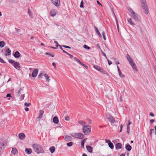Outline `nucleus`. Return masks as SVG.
Segmentation results:
<instances>
[{"instance_id":"nucleus-38","label":"nucleus","mask_w":156,"mask_h":156,"mask_svg":"<svg viewBox=\"0 0 156 156\" xmlns=\"http://www.w3.org/2000/svg\"><path fill=\"white\" fill-rule=\"evenodd\" d=\"M83 47L84 48L87 50H89L90 48L86 44L84 45Z\"/></svg>"},{"instance_id":"nucleus-11","label":"nucleus","mask_w":156,"mask_h":156,"mask_svg":"<svg viewBox=\"0 0 156 156\" xmlns=\"http://www.w3.org/2000/svg\"><path fill=\"white\" fill-rule=\"evenodd\" d=\"M115 149L117 150L121 149L122 148V144L119 143L116 144L115 146Z\"/></svg>"},{"instance_id":"nucleus-46","label":"nucleus","mask_w":156,"mask_h":156,"mask_svg":"<svg viewBox=\"0 0 156 156\" xmlns=\"http://www.w3.org/2000/svg\"><path fill=\"white\" fill-rule=\"evenodd\" d=\"M101 53H102V55H103L105 57V58L106 59H107V58H107V56H106V55L105 54V53H104L103 52V51H102V50H101Z\"/></svg>"},{"instance_id":"nucleus-29","label":"nucleus","mask_w":156,"mask_h":156,"mask_svg":"<svg viewBox=\"0 0 156 156\" xmlns=\"http://www.w3.org/2000/svg\"><path fill=\"white\" fill-rule=\"evenodd\" d=\"M28 13L31 18H33V14L32 12L30 11L29 8L28 9Z\"/></svg>"},{"instance_id":"nucleus-42","label":"nucleus","mask_w":156,"mask_h":156,"mask_svg":"<svg viewBox=\"0 0 156 156\" xmlns=\"http://www.w3.org/2000/svg\"><path fill=\"white\" fill-rule=\"evenodd\" d=\"M119 76L121 78H123L125 77L124 75L122 74L121 72H120V73H119Z\"/></svg>"},{"instance_id":"nucleus-36","label":"nucleus","mask_w":156,"mask_h":156,"mask_svg":"<svg viewBox=\"0 0 156 156\" xmlns=\"http://www.w3.org/2000/svg\"><path fill=\"white\" fill-rule=\"evenodd\" d=\"M5 45V43L4 41H1L0 42V47L1 48L3 47Z\"/></svg>"},{"instance_id":"nucleus-45","label":"nucleus","mask_w":156,"mask_h":156,"mask_svg":"<svg viewBox=\"0 0 156 156\" xmlns=\"http://www.w3.org/2000/svg\"><path fill=\"white\" fill-rule=\"evenodd\" d=\"M24 105L26 107H28L29 105H31V104L30 103H28L27 102H25L24 103Z\"/></svg>"},{"instance_id":"nucleus-48","label":"nucleus","mask_w":156,"mask_h":156,"mask_svg":"<svg viewBox=\"0 0 156 156\" xmlns=\"http://www.w3.org/2000/svg\"><path fill=\"white\" fill-rule=\"evenodd\" d=\"M102 35H103L104 40H106V37H105V32H104V31H103L102 32Z\"/></svg>"},{"instance_id":"nucleus-18","label":"nucleus","mask_w":156,"mask_h":156,"mask_svg":"<svg viewBox=\"0 0 156 156\" xmlns=\"http://www.w3.org/2000/svg\"><path fill=\"white\" fill-rule=\"evenodd\" d=\"M72 139V137L70 136H66L65 137V140L66 141H69L71 140Z\"/></svg>"},{"instance_id":"nucleus-5","label":"nucleus","mask_w":156,"mask_h":156,"mask_svg":"<svg viewBox=\"0 0 156 156\" xmlns=\"http://www.w3.org/2000/svg\"><path fill=\"white\" fill-rule=\"evenodd\" d=\"M9 62L12 64L13 66L16 69L18 70H20V68H21V67L20 66V63L16 62H15L12 60V59H9Z\"/></svg>"},{"instance_id":"nucleus-24","label":"nucleus","mask_w":156,"mask_h":156,"mask_svg":"<svg viewBox=\"0 0 156 156\" xmlns=\"http://www.w3.org/2000/svg\"><path fill=\"white\" fill-rule=\"evenodd\" d=\"M84 137V135L82 133H78V139H83Z\"/></svg>"},{"instance_id":"nucleus-56","label":"nucleus","mask_w":156,"mask_h":156,"mask_svg":"<svg viewBox=\"0 0 156 156\" xmlns=\"http://www.w3.org/2000/svg\"><path fill=\"white\" fill-rule=\"evenodd\" d=\"M107 59V61H108V64L109 65H110L111 64H112V62L111 61H110L108 58Z\"/></svg>"},{"instance_id":"nucleus-4","label":"nucleus","mask_w":156,"mask_h":156,"mask_svg":"<svg viewBox=\"0 0 156 156\" xmlns=\"http://www.w3.org/2000/svg\"><path fill=\"white\" fill-rule=\"evenodd\" d=\"M84 134L88 135L90 133L91 130V127L89 125H87L83 126L82 128Z\"/></svg>"},{"instance_id":"nucleus-13","label":"nucleus","mask_w":156,"mask_h":156,"mask_svg":"<svg viewBox=\"0 0 156 156\" xmlns=\"http://www.w3.org/2000/svg\"><path fill=\"white\" fill-rule=\"evenodd\" d=\"M107 119L112 123H113L115 122V119L112 117H108L107 118Z\"/></svg>"},{"instance_id":"nucleus-37","label":"nucleus","mask_w":156,"mask_h":156,"mask_svg":"<svg viewBox=\"0 0 156 156\" xmlns=\"http://www.w3.org/2000/svg\"><path fill=\"white\" fill-rule=\"evenodd\" d=\"M86 139H83L81 141V147L83 148H84V143Z\"/></svg>"},{"instance_id":"nucleus-41","label":"nucleus","mask_w":156,"mask_h":156,"mask_svg":"<svg viewBox=\"0 0 156 156\" xmlns=\"http://www.w3.org/2000/svg\"><path fill=\"white\" fill-rule=\"evenodd\" d=\"M24 94H22L20 96V101H22L24 99Z\"/></svg>"},{"instance_id":"nucleus-25","label":"nucleus","mask_w":156,"mask_h":156,"mask_svg":"<svg viewBox=\"0 0 156 156\" xmlns=\"http://www.w3.org/2000/svg\"><path fill=\"white\" fill-rule=\"evenodd\" d=\"M17 152V150L16 148H13L12 149V153L14 154L15 155L16 153Z\"/></svg>"},{"instance_id":"nucleus-47","label":"nucleus","mask_w":156,"mask_h":156,"mask_svg":"<svg viewBox=\"0 0 156 156\" xmlns=\"http://www.w3.org/2000/svg\"><path fill=\"white\" fill-rule=\"evenodd\" d=\"M46 55H49L50 56H51L52 57H53L55 55H54V54H49L48 53H46V54H45Z\"/></svg>"},{"instance_id":"nucleus-9","label":"nucleus","mask_w":156,"mask_h":156,"mask_svg":"<svg viewBox=\"0 0 156 156\" xmlns=\"http://www.w3.org/2000/svg\"><path fill=\"white\" fill-rule=\"evenodd\" d=\"M127 21L130 24V25H132L133 26H134L135 25V24L133 22V20L131 18H127Z\"/></svg>"},{"instance_id":"nucleus-30","label":"nucleus","mask_w":156,"mask_h":156,"mask_svg":"<svg viewBox=\"0 0 156 156\" xmlns=\"http://www.w3.org/2000/svg\"><path fill=\"white\" fill-rule=\"evenodd\" d=\"M100 72L103 74H106L108 76L109 75L108 73L105 70L102 68V69H101V70Z\"/></svg>"},{"instance_id":"nucleus-62","label":"nucleus","mask_w":156,"mask_h":156,"mask_svg":"<svg viewBox=\"0 0 156 156\" xmlns=\"http://www.w3.org/2000/svg\"><path fill=\"white\" fill-rule=\"evenodd\" d=\"M154 119H151L150 121V123H152L154 122Z\"/></svg>"},{"instance_id":"nucleus-64","label":"nucleus","mask_w":156,"mask_h":156,"mask_svg":"<svg viewBox=\"0 0 156 156\" xmlns=\"http://www.w3.org/2000/svg\"><path fill=\"white\" fill-rule=\"evenodd\" d=\"M11 97V95L10 94H7L6 96V97Z\"/></svg>"},{"instance_id":"nucleus-3","label":"nucleus","mask_w":156,"mask_h":156,"mask_svg":"<svg viewBox=\"0 0 156 156\" xmlns=\"http://www.w3.org/2000/svg\"><path fill=\"white\" fill-rule=\"evenodd\" d=\"M140 2L145 13L147 14L148 13V10L145 0H140Z\"/></svg>"},{"instance_id":"nucleus-8","label":"nucleus","mask_w":156,"mask_h":156,"mask_svg":"<svg viewBox=\"0 0 156 156\" xmlns=\"http://www.w3.org/2000/svg\"><path fill=\"white\" fill-rule=\"evenodd\" d=\"M38 69H35L32 72V76L33 77H35L36 76L38 73Z\"/></svg>"},{"instance_id":"nucleus-26","label":"nucleus","mask_w":156,"mask_h":156,"mask_svg":"<svg viewBox=\"0 0 156 156\" xmlns=\"http://www.w3.org/2000/svg\"><path fill=\"white\" fill-rule=\"evenodd\" d=\"M126 58L128 60V61H129V63H131L133 62V60L131 58V57H130L129 55L128 54H127L126 55Z\"/></svg>"},{"instance_id":"nucleus-59","label":"nucleus","mask_w":156,"mask_h":156,"mask_svg":"<svg viewBox=\"0 0 156 156\" xmlns=\"http://www.w3.org/2000/svg\"><path fill=\"white\" fill-rule=\"evenodd\" d=\"M115 16V20H116V23L117 26L119 25L117 19V18H116V16Z\"/></svg>"},{"instance_id":"nucleus-60","label":"nucleus","mask_w":156,"mask_h":156,"mask_svg":"<svg viewBox=\"0 0 156 156\" xmlns=\"http://www.w3.org/2000/svg\"><path fill=\"white\" fill-rule=\"evenodd\" d=\"M122 124H121L120 126V130L119 131L120 132H121V131H122Z\"/></svg>"},{"instance_id":"nucleus-58","label":"nucleus","mask_w":156,"mask_h":156,"mask_svg":"<svg viewBox=\"0 0 156 156\" xmlns=\"http://www.w3.org/2000/svg\"><path fill=\"white\" fill-rule=\"evenodd\" d=\"M67 55H69V56L70 58H72L73 57V55H70V54H69L68 53L67 54Z\"/></svg>"},{"instance_id":"nucleus-43","label":"nucleus","mask_w":156,"mask_h":156,"mask_svg":"<svg viewBox=\"0 0 156 156\" xmlns=\"http://www.w3.org/2000/svg\"><path fill=\"white\" fill-rule=\"evenodd\" d=\"M80 7L81 8H83V7H84L83 2V0H82L81 1V2L80 4Z\"/></svg>"},{"instance_id":"nucleus-20","label":"nucleus","mask_w":156,"mask_h":156,"mask_svg":"<svg viewBox=\"0 0 156 156\" xmlns=\"http://www.w3.org/2000/svg\"><path fill=\"white\" fill-rule=\"evenodd\" d=\"M78 122L79 124L83 126H86L87 124L86 122H84V121L82 120H80L78 121Z\"/></svg>"},{"instance_id":"nucleus-33","label":"nucleus","mask_w":156,"mask_h":156,"mask_svg":"<svg viewBox=\"0 0 156 156\" xmlns=\"http://www.w3.org/2000/svg\"><path fill=\"white\" fill-rule=\"evenodd\" d=\"M44 76L46 78V81L47 82H48L50 81V79H49V77L47 74H45L44 75Z\"/></svg>"},{"instance_id":"nucleus-52","label":"nucleus","mask_w":156,"mask_h":156,"mask_svg":"<svg viewBox=\"0 0 156 156\" xmlns=\"http://www.w3.org/2000/svg\"><path fill=\"white\" fill-rule=\"evenodd\" d=\"M81 65L83 66V67L86 68L87 69H88V67L86 65L84 64L83 63H82V64Z\"/></svg>"},{"instance_id":"nucleus-19","label":"nucleus","mask_w":156,"mask_h":156,"mask_svg":"<svg viewBox=\"0 0 156 156\" xmlns=\"http://www.w3.org/2000/svg\"><path fill=\"white\" fill-rule=\"evenodd\" d=\"M20 54L19 52L18 51H16L15 52L14 56L15 58H18L20 57Z\"/></svg>"},{"instance_id":"nucleus-22","label":"nucleus","mask_w":156,"mask_h":156,"mask_svg":"<svg viewBox=\"0 0 156 156\" xmlns=\"http://www.w3.org/2000/svg\"><path fill=\"white\" fill-rule=\"evenodd\" d=\"M44 113V111L43 110H40L39 112V115L37 117V119H41L42 117V115Z\"/></svg>"},{"instance_id":"nucleus-2","label":"nucleus","mask_w":156,"mask_h":156,"mask_svg":"<svg viewBox=\"0 0 156 156\" xmlns=\"http://www.w3.org/2000/svg\"><path fill=\"white\" fill-rule=\"evenodd\" d=\"M129 12L132 14L131 16L136 21H140V17L139 16L135 13L131 8L129 9Z\"/></svg>"},{"instance_id":"nucleus-63","label":"nucleus","mask_w":156,"mask_h":156,"mask_svg":"<svg viewBox=\"0 0 156 156\" xmlns=\"http://www.w3.org/2000/svg\"><path fill=\"white\" fill-rule=\"evenodd\" d=\"M150 115L152 116H154V114L152 112H150Z\"/></svg>"},{"instance_id":"nucleus-7","label":"nucleus","mask_w":156,"mask_h":156,"mask_svg":"<svg viewBox=\"0 0 156 156\" xmlns=\"http://www.w3.org/2000/svg\"><path fill=\"white\" fill-rule=\"evenodd\" d=\"M50 14L51 16L53 17L55 16L57 14L56 10L55 9H52L50 11Z\"/></svg>"},{"instance_id":"nucleus-49","label":"nucleus","mask_w":156,"mask_h":156,"mask_svg":"<svg viewBox=\"0 0 156 156\" xmlns=\"http://www.w3.org/2000/svg\"><path fill=\"white\" fill-rule=\"evenodd\" d=\"M69 116H67L65 117V119L66 120L68 121L69 120Z\"/></svg>"},{"instance_id":"nucleus-14","label":"nucleus","mask_w":156,"mask_h":156,"mask_svg":"<svg viewBox=\"0 0 156 156\" xmlns=\"http://www.w3.org/2000/svg\"><path fill=\"white\" fill-rule=\"evenodd\" d=\"M125 148L128 151H130L132 149L131 146L128 144H126Z\"/></svg>"},{"instance_id":"nucleus-21","label":"nucleus","mask_w":156,"mask_h":156,"mask_svg":"<svg viewBox=\"0 0 156 156\" xmlns=\"http://www.w3.org/2000/svg\"><path fill=\"white\" fill-rule=\"evenodd\" d=\"M25 151L27 154H30L32 153V150L30 148H26Z\"/></svg>"},{"instance_id":"nucleus-53","label":"nucleus","mask_w":156,"mask_h":156,"mask_svg":"<svg viewBox=\"0 0 156 156\" xmlns=\"http://www.w3.org/2000/svg\"><path fill=\"white\" fill-rule=\"evenodd\" d=\"M62 47H64V48H69V49H70L71 48V47L69 46H66V45H63L62 46Z\"/></svg>"},{"instance_id":"nucleus-61","label":"nucleus","mask_w":156,"mask_h":156,"mask_svg":"<svg viewBox=\"0 0 156 156\" xmlns=\"http://www.w3.org/2000/svg\"><path fill=\"white\" fill-rule=\"evenodd\" d=\"M97 2L98 5H100L101 6H102V4L99 2L98 1H97Z\"/></svg>"},{"instance_id":"nucleus-40","label":"nucleus","mask_w":156,"mask_h":156,"mask_svg":"<svg viewBox=\"0 0 156 156\" xmlns=\"http://www.w3.org/2000/svg\"><path fill=\"white\" fill-rule=\"evenodd\" d=\"M66 145L68 147H70L73 145V143L72 142H70L67 143Z\"/></svg>"},{"instance_id":"nucleus-23","label":"nucleus","mask_w":156,"mask_h":156,"mask_svg":"<svg viewBox=\"0 0 156 156\" xmlns=\"http://www.w3.org/2000/svg\"><path fill=\"white\" fill-rule=\"evenodd\" d=\"M86 147L87 150L89 152L91 153L93 150V148L90 146H86Z\"/></svg>"},{"instance_id":"nucleus-27","label":"nucleus","mask_w":156,"mask_h":156,"mask_svg":"<svg viewBox=\"0 0 156 156\" xmlns=\"http://www.w3.org/2000/svg\"><path fill=\"white\" fill-rule=\"evenodd\" d=\"M49 150L50 152L51 153H53L54 152V151H55V148L54 147L52 146L49 148Z\"/></svg>"},{"instance_id":"nucleus-10","label":"nucleus","mask_w":156,"mask_h":156,"mask_svg":"<svg viewBox=\"0 0 156 156\" xmlns=\"http://www.w3.org/2000/svg\"><path fill=\"white\" fill-rule=\"evenodd\" d=\"M11 51L9 48H7L5 51V56H7L10 55L11 54Z\"/></svg>"},{"instance_id":"nucleus-6","label":"nucleus","mask_w":156,"mask_h":156,"mask_svg":"<svg viewBox=\"0 0 156 156\" xmlns=\"http://www.w3.org/2000/svg\"><path fill=\"white\" fill-rule=\"evenodd\" d=\"M52 3L57 7L59 6L60 4V0H55L54 1L53 0H51Z\"/></svg>"},{"instance_id":"nucleus-1","label":"nucleus","mask_w":156,"mask_h":156,"mask_svg":"<svg viewBox=\"0 0 156 156\" xmlns=\"http://www.w3.org/2000/svg\"><path fill=\"white\" fill-rule=\"evenodd\" d=\"M32 147L34 151L37 154L43 153L44 150L41 145L38 144H34Z\"/></svg>"},{"instance_id":"nucleus-54","label":"nucleus","mask_w":156,"mask_h":156,"mask_svg":"<svg viewBox=\"0 0 156 156\" xmlns=\"http://www.w3.org/2000/svg\"><path fill=\"white\" fill-rule=\"evenodd\" d=\"M42 76H43V74L42 73H41L38 75V77L39 78H42Z\"/></svg>"},{"instance_id":"nucleus-34","label":"nucleus","mask_w":156,"mask_h":156,"mask_svg":"<svg viewBox=\"0 0 156 156\" xmlns=\"http://www.w3.org/2000/svg\"><path fill=\"white\" fill-rule=\"evenodd\" d=\"M74 59L77 62H78L79 64H80V65H81L82 64V63L80 61V60L77 58L76 57H75L74 58Z\"/></svg>"},{"instance_id":"nucleus-39","label":"nucleus","mask_w":156,"mask_h":156,"mask_svg":"<svg viewBox=\"0 0 156 156\" xmlns=\"http://www.w3.org/2000/svg\"><path fill=\"white\" fill-rule=\"evenodd\" d=\"M23 90L22 88H20L17 92V96H19L21 93V91Z\"/></svg>"},{"instance_id":"nucleus-51","label":"nucleus","mask_w":156,"mask_h":156,"mask_svg":"<svg viewBox=\"0 0 156 156\" xmlns=\"http://www.w3.org/2000/svg\"><path fill=\"white\" fill-rule=\"evenodd\" d=\"M0 62L2 63H5V62H4V61L0 57Z\"/></svg>"},{"instance_id":"nucleus-16","label":"nucleus","mask_w":156,"mask_h":156,"mask_svg":"<svg viewBox=\"0 0 156 156\" xmlns=\"http://www.w3.org/2000/svg\"><path fill=\"white\" fill-rule=\"evenodd\" d=\"M93 67L97 70L100 72L101 71V69H102L101 67L97 65H93Z\"/></svg>"},{"instance_id":"nucleus-31","label":"nucleus","mask_w":156,"mask_h":156,"mask_svg":"<svg viewBox=\"0 0 156 156\" xmlns=\"http://www.w3.org/2000/svg\"><path fill=\"white\" fill-rule=\"evenodd\" d=\"M71 135L73 137L78 138V133H73Z\"/></svg>"},{"instance_id":"nucleus-44","label":"nucleus","mask_w":156,"mask_h":156,"mask_svg":"<svg viewBox=\"0 0 156 156\" xmlns=\"http://www.w3.org/2000/svg\"><path fill=\"white\" fill-rule=\"evenodd\" d=\"M154 129H150V133L149 134L151 136L152 135V133L153 132H154Z\"/></svg>"},{"instance_id":"nucleus-28","label":"nucleus","mask_w":156,"mask_h":156,"mask_svg":"<svg viewBox=\"0 0 156 156\" xmlns=\"http://www.w3.org/2000/svg\"><path fill=\"white\" fill-rule=\"evenodd\" d=\"M94 28L96 31V32L97 33L98 35L100 37H101L102 36L101 34L100 33L98 29L96 27H94Z\"/></svg>"},{"instance_id":"nucleus-12","label":"nucleus","mask_w":156,"mask_h":156,"mask_svg":"<svg viewBox=\"0 0 156 156\" xmlns=\"http://www.w3.org/2000/svg\"><path fill=\"white\" fill-rule=\"evenodd\" d=\"M19 138L21 140H23L25 137V135L23 133H21L19 134Z\"/></svg>"},{"instance_id":"nucleus-35","label":"nucleus","mask_w":156,"mask_h":156,"mask_svg":"<svg viewBox=\"0 0 156 156\" xmlns=\"http://www.w3.org/2000/svg\"><path fill=\"white\" fill-rule=\"evenodd\" d=\"M109 147L111 149H112L114 148L113 144L111 142L108 144Z\"/></svg>"},{"instance_id":"nucleus-57","label":"nucleus","mask_w":156,"mask_h":156,"mask_svg":"<svg viewBox=\"0 0 156 156\" xmlns=\"http://www.w3.org/2000/svg\"><path fill=\"white\" fill-rule=\"evenodd\" d=\"M105 142L107 143H108V144L110 142H111V141L110 140H108L107 139H106L105 140Z\"/></svg>"},{"instance_id":"nucleus-32","label":"nucleus","mask_w":156,"mask_h":156,"mask_svg":"<svg viewBox=\"0 0 156 156\" xmlns=\"http://www.w3.org/2000/svg\"><path fill=\"white\" fill-rule=\"evenodd\" d=\"M4 144L2 143H0V152L1 151L2 149H4Z\"/></svg>"},{"instance_id":"nucleus-50","label":"nucleus","mask_w":156,"mask_h":156,"mask_svg":"<svg viewBox=\"0 0 156 156\" xmlns=\"http://www.w3.org/2000/svg\"><path fill=\"white\" fill-rule=\"evenodd\" d=\"M15 29H16V31L18 33H20L21 32V30L20 29H19L16 28H15Z\"/></svg>"},{"instance_id":"nucleus-17","label":"nucleus","mask_w":156,"mask_h":156,"mask_svg":"<svg viewBox=\"0 0 156 156\" xmlns=\"http://www.w3.org/2000/svg\"><path fill=\"white\" fill-rule=\"evenodd\" d=\"M53 121L55 124H58V119L57 116L54 117L53 119Z\"/></svg>"},{"instance_id":"nucleus-15","label":"nucleus","mask_w":156,"mask_h":156,"mask_svg":"<svg viewBox=\"0 0 156 156\" xmlns=\"http://www.w3.org/2000/svg\"><path fill=\"white\" fill-rule=\"evenodd\" d=\"M130 64L134 70H136V71H137L136 66L135 64L133 62L130 63Z\"/></svg>"},{"instance_id":"nucleus-55","label":"nucleus","mask_w":156,"mask_h":156,"mask_svg":"<svg viewBox=\"0 0 156 156\" xmlns=\"http://www.w3.org/2000/svg\"><path fill=\"white\" fill-rule=\"evenodd\" d=\"M54 43L56 44V47H58L59 45L58 44V42L56 41H55Z\"/></svg>"}]
</instances>
